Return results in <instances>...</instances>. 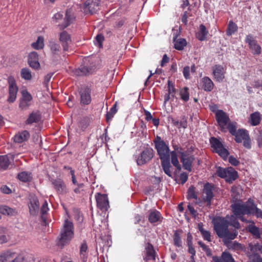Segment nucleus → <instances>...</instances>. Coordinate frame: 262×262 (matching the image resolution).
Returning <instances> with one entry per match:
<instances>
[{"mask_svg": "<svg viewBox=\"0 0 262 262\" xmlns=\"http://www.w3.org/2000/svg\"><path fill=\"white\" fill-rule=\"evenodd\" d=\"M69 169H71V170H70V174H71V177H72V183H73V184L74 185H76L78 183L77 182V181L76 180V177H75V171H74V170L72 169L71 168H69Z\"/></svg>", "mask_w": 262, "mask_h": 262, "instance_id": "nucleus-60", "label": "nucleus"}, {"mask_svg": "<svg viewBox=\"0 0 262 262\" xmlns=\"http://www.w3.org/2000/svg\"><path fill=\"white\" fill-rule=\"evenodd\" d=\"M203 235L204 239L210 242L211 241L210 239V233L209 231L207 230L203 231V232L201 233Z\"/></svg>", "mask_w": 262, "mask_h": 262, "instance_id": "nucleus-57", "label": "nucleus"}, {"mask_svg": "<svg viewBox=\"0 0 262 262\" xmlns=\"http://www.w3.org/2000/svg\"><path fill=\"white\" fill-rule=\"evenodd\" d=\"M8 81L9 84V96L7 101L9 103H13L16 100L18 89L14 77H9Z\"/></svg>", "mask_w": 262, "mask_h": 262, "instance_id": "nucleus-10", "label": "nucleus"}, {"mask_svg": "<svg viewBox=\"0 0 262 262\" xmlns=\"http://www.w3.org/2000/svg\"><path fill=\"white\" fill-rule=\"evenodd\" d=\"M214 262H235L232 255L228 252H223L221 257L214 256Z\"/></svg>", "mask_w": 262, "mask_h": 262, "instance_id": "nucleus-30", "label": "nucleus"}, {"mask_svg": "<svg viewBox=\"0 0 262 262\" xmlns=\"http://www.w3.org/2000/svg\"><path fill=\"white\" fill-rule=\"evenodd\" d=\"M210 144L214 151L217 153L224 159H225L229 155L228 150L225 148L222 142L217 139L212 137L210 139Z\"/></svg>", "mask_w": 262, "mask_h": 262, "instance_id": "nucleus-9", "label": "nucleus"}, {"mask_svg": "<svg viewBox=\"0 0 262 262\" xmlns=\"http://www.w3.org/2000/svg\"><path fill=\"white\" fill-rule=\"evenodd\" d=\"M181 160L184 168L189 171L191 170V164L194 160L193 157L190 155L187 151L180 152Z\"/></svg>", "mask_w": 262, "mask_h": 262, "instance_id": "nucleus-15", "label": "nucleus"}, {"mask_svg": "<svg viewBox=\"0 0 262 262\" xmlns=\"http://www.w3.org/2000/svg\"><path fill=\"white\" fill-rule=\"evenodd\" d=\"M234 214L243 222H251L243 216L244 215H255L257 218H262V211L258 208L254 201L249 199L244 204L236 203L232 205Z\"/></svg>", "mask_w": 262, "mask_h": 262, "instance_id": "nucleus-2", "label": "nucleus"}, {"mask_svg": "<svg viewBox=\"0 0 262 262\" xmlns=\"http://www.w3.org/2000/svg\"><path fill=\"white\" fill-rule=\"evenodd\" d=\"M202 89L206 92L211 91L214 88V83L211 79L207 76L202 78L201 81Z\"/></svg>", "mask_w": 262, "mask_h": 262, "instance_id": "nucleus-24", "label": "nucleus"}, {"mask_svg": "<svg viewBox=\"0 0 262 262\" xmlns=\"http://www.w3.org/2000/svg\"><path fill=\"white\" fill-rule=\"evenodd\" d=\"M208 33V31L206 27L202 24L199 27V30L196 33V37L200 41L204 40L206 39Z\"/></svg>", "mask_w": 262, "mask_h": 262, "instance_id": "nucleus-37", "label": "nucleus"}, {"mask_svg": "<svg viewBox=\"0 0 262 262\" xmlns=\"http://www.w3.org/2000/svg\"><path fill=\"white\" fill-rule=\"evenodd\" d=\"M30 138V134L27 130L19 132L14 137V141L17 143H22Z\"/></svg>", "mask_w": 262, "mask_h": 262, "instance_id": "nucleus-31", "label": "nucleus"}, {"mask_svg": "<svg viewBox=\"0 0 262 262\" xmlns=\"http://www.w3.org/2000/svg\"><path fill=\"white\" fill-rule=\"evenodd\" d=\"M213 187L211 184L207 183L205 185L203 192V198L204 201L207 202V205H210L211 201L213 197Z\"/></svg>", "mask_w": 262, "mask_h": 262, "instance_id": "nucleus-16", "label": "nucleus"}, {"mask_svg": "<svg viewBox=\"0 0 262 262\" xmlns=\"http://www.w3.org/2000/svg\"><path fill=\"white\" fill-rule=\"evenodd\" d=\"M44 46V38L41 36H38L37 40L31 43V47L35 50L42 49Z\"/></svg>", "mask_w": 262, "mask_h": 262, "instance_id": "nucleus-39", "label": "nucleus"}, {"mask_svg": "<svg viewBox=\"0 0 262 262\" xmlns=\"http://www.w3.org/2000/svg\"><path fill=\"white\" fill-rule=\"evenodd\" d=\"M0 213L7 215H15L17 212L15 209L10 208L5 205L0 206Z\"/></svg>", "mask_w": 262, "mask_h": 262, "instance_id": "nucleus-38", "label": "nucleus"}, {"mask_svg": "<svg viewBox=\"0 0 262 262\" xmlns=\"http://www.w3.org/2000/svg\"><path fill=\"white\" fill-rule=\"evenodd\" d=\"M145 252L146 256L144 258L145 260H155L156 252L152 245L147 244L145 247Z\"/></svg>", "mask_w": 262, "mask_h": 262, "instance_id": "nucleus-32", "label": "nucleus"}, {"mask_svg": "<svg viewBox=\"0 0 262 262\" xmlns=\"http://www.w3.org/2000/svg\"><path fill=\"white\" fill-rule=\"evenodd\" d=\"M117 106V102H116L113 106L111 107L110 111L107 113L106 114V120L108 121L109 120L112 119V118L114 117V115L117 112V110L116 108Z\"/></svg>", "mask_w": 262, "mask_h": 262, "instance_id": "nucleus-47", "label": "nucleus"}, {"mask_svg": "<svg viewBox=\"0 0 262 262\" xmlns=\"http://www.w3.org/2000/svg\"><path fill=\"white\" fill-rule=\"evenodd\" d=\"M229 163L233 166H237L239 163V161L233 156H230L229 157Z\"/></svg>", "mask_w": 262, "mask_h": 262, "instance_id": "nucleus-55", "label": "nucleus"}, {"mask_svg": "<svg viewBox=\"0 0 262 262\" xmlns=\"http://www.w3.org/2000/svg\"><path fill=\"white\" fill-rule=\"evenodd\" d=\"M155 148L159 156L160 160L170 158V149L168 145L165 141L157 136L154 140Z\"/></svg>", "mask_w": 262, "mask_h": 262, "instance_id": "nucleus-6", "label": "nucleus"}, {"mask_svg": "<svg viewBox=\"0 0 262 262\" xmlns=\"http://www.w3.org/2000/svg\"><path fill=\"white\" fill-rule=\"evenodd\" d=\"M59 39L63 50H68L69 46L72 42L71 35L66 31H63L60 33Z\"/></svg>", "mask_w": 262, "mask_h": 262, "instance_id": "nucleus-22", "label": "nucleus"}, {"mask_svg": "<svg viewBox=\"0 0 262 262\" xmlns=\"http://www.w3.org/2000/svg\"><path fill=\"white\" fill-rule=\"evenodd\" d=\"M237 123L235 122H229L228 124V129L230 132V133L232 135H235V133H237Z\"/></svg>", "mask_w": 262, "mask_h": 262, "instance_id": "nucleus-48", "label": "nucleus"}, {"mask_svg": "<svg viewBox=\"0 0 262 262\" xmlns=\"http://www.w3.org/2000/svg\"><path fill=\"white\" fill-rule=\"evenodd\" d=\"M21 76L23 78L26 80H30L32 78L31 73L27 69H23L21 70Z\"/></svg>", "mask_w": 262, "mask_h": 262, "instance_id": "nucleus-49", "label": "nucleus"}, {"mask_svg": "<svg viewBox=\"0 0 262 262\" xmlns=\"http://www.w3.org/2000/svg\"><path fill=\"white\" fill-rule=\"evenodd\" d=\"M237 30V25L232 21H230L228 24V29L227 30V35H231L235 33Z\"/></svg>", "mask_w": 262, "mask_h": 262, "instance_id": "nucleus-45", "label": "nucleus"}, {"mask_svg": "<svg viewBox=\"0 0 262 262\" xmlns=\"http://www.w3.org/2000/svg\"><path fill=\"white\" fill-rule=\"evenodd\" d=\"M170 157L171 158V162L172 165L175 166L178 169L180 170L181 168V165L179 163L178 155L176 151H171L170 153Z\"/></svg>", "mask_w": 262, "mask_h": 262, "instance_id": "nucleus-40", "label": "nucleus"}, {"mask_svg": "<svg viewBox=\"0 0 262 262\" xmlns=\"http://www.w3.org/2000/svg\"><path fill=\"white\" fill-rule=\"evenodd\" d=\"M180 96L181 99L184 101H188L189 99V95L188 92V88L185 87L180 91Z\"/></svg>", "mask_w": 262, "mask_h": 262, "instance_id": "nucleus-46", "label": "nucleus"}, {"mask_svg": "<svg viewBox=\"0 0 262 262\" xmlns=\"http://www.w3.org/2000/svg\"><path fill=\"white\" fill-rule=\"evenodd\" d=\"M99 59L96 57H89L84 59V66L76 71L78 75H84L92 73L97 67Z\"/></svg>", "mask_w": 262, "mask_h": 262, "instance_id": "nucleus-5", "label": "nucleus"}, {"mask_svg": "<svg viewBox=\"0 0 262 262\" xmlns=\"http://www.w3.org/2000/svg\"><path fill=\"white\" fill-rule=\"evenodd\" d=\"M243 145L245 147L250 149L251 148V141L249 136L247 137L246 139L243 141Z\"/></svg>", "mask_w": 262, "mask_h": 262, "instance_id": "nucleus-58", "label": "nucleus"}, {"mask_svg": "<svg viewBox=\"0 0 262 262\" xmlns=\"http://www.w3.org/2000/svg\"><path fill=\"white\" fill-rule=\"evenodd\" d=\"M49 210L48 206V203L46 201H45L43 204H42L41 208V211L42 214L46 213Z\"/></svg>", "mask_w": 262, "mask_h": 262, "instance_id": "nucleus-61", "label": "nucleus"}, {"mask_svg": "<svg viewBox=\"0 0 262 262\" xmlns=\"http://www.w3.org/2000/svg\"><path fill=\"white\" fill-rule=\"evenodd\" d=\"M245 252L249 262H262V245L249 243Z\"/></svg>", "mask_w": 262, "mask_h": 262, "instance_id": "nucleus-3", "label": "nucleus"}, {"mask_svg": "<svg viewBox=\"0 0 262 262\" xmlns=\"http://www.w3.org/2000/svg\"><path fill=\"white\" fill-rule=\"evenodd\" d=\"M10 262H24V258L21 256H16L14 259Z\"/></svg>", "mask_w": 262, "mask_h": 262, "instance_id": "nucleus-64", "label": "nucleus"}, {"mask_svg": "<svg viewBox=\"0 0 262 262\" xmlns=\"http://www.w3.org/2000/svg\"><path fill=\"white\" fill-rule=\"evenodd\" d=\"M261 116L259 112H255L252 113L249 118L248 122L252 126H257L260 123Z\"/></svg>", "mask_w": 262, "mask_h": 262, "instance_id": "nucleus-26", "label": "nucleus"}, {"mask_svg": "<svg viewBox=\"0 0 262 262\" xmlns=\"http://www.w3.org/2000/svg\"><path fill=\"white\" fill-rule=\"evenodd\" d=\"M19 180L22 182H27L30 181L32 179L31 173L28 172H21L17 176Z\"/></svg>", "mask_w": 262, "mask_h": 262, "instance_id": "nucleus-41", "label": "nucleus"}, {"mask_svg": "<svg viewBox=\"0 0 262 262\" xmlns=\"http://www.w3.org/2000/svg\"><path fill=\"white\" fill-rule=\"evenodd\" d=\"M257 142L259 147L262 146V132H260L256 138Z\"/></svg>", "mask_w": 262, "mask_h": 262, "instance_id": "nucleus-63", "label": "nucleus"}, {"mask_svg": "<svg viewBox=\"0 0 262 262\" xmlns=\"http://www.w3.org/2000/svg\"><path fill=\"white\" fill-rule=\"evenodd\" d=\"M75 20V15L74 12L72 9H69L66 11L63 23L59 26L61 29H64L72 24Z\"/></svg>", "mask_w": 262, "mask_h": 262, "instance_id": "nucleus-20", "label": "nucleus"}, {"mask_svg": "<svg viewBox=\"0 0 262 262\" xmlns=\"http://www.w3.org/2000/svg\"><path fill=\"white\" fill-rule=\"evenodd\" d=\"M154 156V150L151 148H147L139 154L134 156L135 159L138 165H142L148 162Z\"/></svg>", "mask_w": 262, "mask_h": 262, "instance_id": "nucleus-8", "label": "nucleus"}, {"mask_svg": "<svg viewBox=\"0 0 262 262\" xmlns=\"http://www.w3.org/2000/svg\"><path fill=\"white\" fill-rule=\"evenodd\" d=\"M216 119L219 125L221 128L222 130L225 131L226 126L229 121V118L226 113L222 110L216 111L215 113Z\"/></svg>", "mask_w": 262, "mask_h": 262, "instance_id": "nucleus-14", "label": "nucleus"}, {"mask_svg": "<svg viewBox=\"0 0 262 262\" xmlns=\"http://www.w3.org/2000/svg\"><path fill=\"white\" fill-rule=\"evenodd\" d=\"M50 49L53 54H57L60 51V47L59 45L55 42H52L50 44Z\"/></svg>", "mask_w": 262, "mask_h": 262, "instance_id": "nucleus-51", "label": "nucleus"}, {"mask_svg": "<svg viewBox=\"0 0 262 262\" xmlns=\"http://www.w3.org/2000/svg\"><path fill=\"white\" fill-rule=\"evenodd\" d=\"M80 103L82 105H88L91 102V90L89 88H82L80 92Z\"/></svg>", "mask_w": 262, "mask_h": 262, "instance_id": "nucleus-17", "label": "nucleus"}, {"mask_svg": "<svg viewBox=\"0 0 262 262\" xmlns=\"http://www.w3.org/2000/svg\"><path fill=\"white\" fill-rule=\"evenodd\" d=\"M167 84L168 93L171 94L172 96H173V94L175 92V89L174 88L173 84L172 82L170 80L168 81Z\"/></svg>", "mask_w": 262, "mask_h": 262, "instance_id": "nucleus-54", "label": "nucleus"}, {"mask_svg": "<svg viewBox=\"0 0 262 262\" xmlns=\"http://www.w3.org/2000/svg\"><path fill=\"white\" fill-rule=\"evenodd\" d=\"M212 222L214 229L220 237L233 239L237 236V232L236 230L232 232L228 230L230 225L237 229L240 228L239 223L233 215L227 216L225 218L217 216L213 218Z\"/></svg>", "mask_w": 262, "mask_h": 262, "instance_id": "nucleus-1", "label": "nucleus"}, {"mask_svg": "<svg viewBox=\"0 0 262 262\" xmlns=\"http://www.w3.org/2000/svg\"><path fill=\"white\" fill-rule=\"evenodd\" d=\"M14 157L12 155L0 156V168L6 169L9 165Z\"/></svg>", "mask_w": 262, "mask_h": 262, "instance_id": "nucleus-29", "label": "nucleus"}, {"mask_svg": "<svg viewBox=\"0 0 262 262\" xmlns=\"http://www.w3.org/2000/svg\"><path fill=\"white\" fill-rule=\"evenodd\" d=\"M190 72V68L188 66L185 67L183 69V75L186 79H189Z\"/></svg>", "mask_w": 262, "mask_h": 262, "instance_id": "nucleus-59", "label": "nucleus"}, {"mask_svg": "<svg viewBox=\"0 0 262 262\" xmlns=\"http://www.w3.org/2000/svg\"><path fill=\"white\" fill-rule=\"evenodd\" d=\"M248 230L256 238H260V233L258 228L253 225H250L248 227Z\"/></svg>", "mask_w": 262, "mask_h": 262, "instance_id": "nucleus-43", "label": "nucleus"}, {"mask_svg": "<svg viewBox=\"0 0 262 262\" xmlns=\"http://www.w3.org/2000/svg\"><path fill=\"white\" fill-rule=\"evenodd\" d=\"M29 63L30 66L34 69H38L40 67L38 62V55L36 52H32L29 55Z\"/></svg>", "mask_w": 262, "mask_h": 262, "instance_id": "nucleus-25", "label": "nucleus"}, {"mask_svg": "<svg viewBox=\"0 0 262 262\" xmlns=\"http://www.w3.org/2000/svg\"><path fill=\"white\" fill-rule=\"evenodd\" d=\"M188 179V174L186 172H183L180 174V180L182 184H184Z\"/></svg>", "mask_w": 262, "mask_h": 262, "instance_id": "nucleus-56", "label": "nucleus"}, {"mask_svg": "<svg viewBox=\"0 0 262 262\" xmlns=\"http://www.w3.org/2000/svg\"><path fill=\"white\" fill-rule=\"evenodd\" d=\"M54 188L58 193L64 194L68 192V189L64 182L61 179H56L52 181Z\"/></svg>", "mask_w": 262, "mask_h": 262, "instance_id": "nucleus-21", "label": "nucleus"}, {"mask_svg": "<svg viewBox=\"0 0 262 262\" xmlns=\"http://www.w3.org/2000/svg\"><path fill=\"white\" fill-rule=\"evenodd\" d=\"M161 165L164 172L169 177H172V172L171 170V165L170 163V158L161 160Z\"/></svg>", "mask_w": 262, "mask_h": 262, "instance_id": "nucleus-35", "label": "nucleus"}, {"mask_svg": "<svg viewBox=\"0 0 262 262\" xmlns=\"http://www.w3.org/2000/svg\"><path fill=\"white\" fill-rule=\"evenodd\" d=\"M87 5L82 4L81 9L85 14H93L99 9L100 0H90Z\"/></svg>", "mask_w": 262, "mask_h": 262, "instance_id": "nucleus-13", "label": "nucleus"}, {"mask_svg": "<svg viewBox=\"0 0 262 262\" xmlns=\"http://www.w3.org/2000/svg\"><path fill=\"white\" fill-rule=\"evenodd\" d=\"M148 218L149 222L151 224L161 223L163 220L160 212L155 209L149 211Z\"/></svg>", "mask_w": 262, "mask_h": 262, "instance_id": "nucleus-23", "label": "nucleus"}, {"mask_svg": "<svg viewBox=\"0 0 262 262\" xmlns=\"http://www.w3.org/2000/svg\"><path fill=\"white\" fill-rule=\"evenodd\" d=\"M88 249V246L85 243H82L80 246V257L82 260L85 262L87 259V253L86 251Z\"/></svg>", "mask_w": 262, "mask_h": 262, "instance_id": "nucleus-44", "label": "nucleus"}, {"mask_svg": "<svg viewBox=\"0 0 262 262\" xmlns=\"http://www.w3.org/2000/svg\"><path fill=\"white\" fill-rule=\"evenodd\" d=\"M76 185L77 186V187L74 189V192L76 193H79L80 192L81 189L83 187L84 185L83 183H78Z\"/></svg>", "mask_w": 262, "mask_h": 262, "instance_id": "nucleus-62", "label": "nucleus"}, {"mask_svg": "<svg viewBox=\"0 0 262 262\" xmlns=\"http://www.w3.org/2000/svg\"><path fill=\"white\" fill-rule=\"evenodd\" d=\"M216 174L219 177L225 179L229 182H232L237 177V172L232 167L224 168L219 167L216 169Z\"/></svg>", "mask_w": 262, "mask_h": 262, "instance_id": "nucleus-7", "label": "nucleus"}, {"mask_svg": "<svg viewBox=\"0 0 262 262\" xmlns=\"http://www.w3.org/2000/svg\"><path fill=\"white\" fill-rule=\"evenodd\" d=\"M186 45V40L184 38H179L174 40V48L177 50H182Z\"/></svg>", "mask_w": 262, "mask_h": 262, "instance_id": "nucleus-42", "label": "nucleus"}, {"mask_svg": "<svg viewBox=\"0 0 262 262\" xmlns=\"http://www.w3.org/2000/svg\"><path fill=\"white\" fill-rule=\"evenodd\" d=\"M30 213L35 215L39 210V202L36 196H33L30 199L29 205Z\"/></svg>", "mask_w": 262, "mask_h": 262, "instance_id": "nucleus-27", "label": "nucleus"}, {"mask_svg": "<svg viewBox=\"0 0 262 262\" xmlns=\"http://www.w3.org/2000/svg\"><path fill=\"white\" fill-rule=\"evenodd\" d=\"M15 253L10 250L3 251L0 252V262H8L9 260L15 256Z\"/></svg>", "mask_w": 262, "mask_h": 262, "instance_id": "nucleus-28", "label": "nucleus"}, {"mask_svg": "<svg viewBox=\"0 0 262 262\" xmlns=\"http://www.w3.org/2000/svg\"><path fill=\"white\" fill-rule=\"evenodd\" d=\"M245 41L249 45V48L254 55H259L261 52V48L257 41L251 35H248L245 39Z\"/></svg>", "mask_w": 262, "mask_h": 262, "instance_id": "nucleus-12", "label": "nucleus"}, {"mask_svg": "<svg viewBox=\"0 0 262 262\" xmlns=\"http://www.w3.org/2000/svg\"><path fill=\"white\" fill-rule=\"evenodd\" d=\"M234 136H235V140L237 143H241L249 136L248 132L243 129H238Z\"/></svg>", "mask_w": 262, "mask_h": 262, "instance_id": "nucleus-34", "label": "nucleus"}, {"mask_svg": "<svg viewBox=\"0 0 262 262\" xmlns=\"http://www.w3.org/2000/svg\"><path fill=\"white\" fill-rule=\"evenodd\" d=\"M41 119L40 114L38 111H34L31 113L26 121L27 124H31L38 122Z\"/></svg>", "mask_w": 262, "mask_h": 262, "instance_id": "nucleus-33", "label": "nucleus"}, {"mask_svg": "<svg viewBox=\"0 0 262 262\" xmlns=\"http://www.w3.org/2000/svg\"><path fill=\"white\" fill-rule=\"evenodd\" d=\"M74 226L72 222L68 220L65 221L59 238L60 244L64 246L69 244L74 237Z\"/></svg>", "mask_w": 262, "mask_h": 262, "instance_id": "nucleus-4", "label": "nucleus"}, {"mask_svg": "<svg viewBox=\"0 0 262 262\" xmlns=\"http://www.w3.org/2000/svg\"><path fill=\"white\" fill-rule=\"evenodd\" d=\"M22 98L19 103V107L22 109H26L30 105V102L32 100L31 95L26 90H24L21 92Z\"/></svg>", "mask_w": 262, "mask_h": 262, "instance_id": "nucleus-19", "label": "nucleus"}, {"mask_svg": "<svg viewBox=\"0 0 262 262\" xmlns=\"http://www.w3.org/2000/svg\"><path fill=\"white\" fill-rule=\"evenodd\" d=\"M103 40V36L102 34H98L95 37L94 44L99 48H101L102 47V42Z\"/></svg>", "mask_w": 262, "mask_h": 262, "instance_id": "nucleus-50", "label": "nucleus"}, {"mask_svg": "<svg viewBox=\"0 0 262 262\" xmlns=\"http://www.w3.org/2000/svg\"><path fill=\"white\" fill-rule=\"evenodd\" d=\"M173 241L174 245L177 247H181L182 246V241L179 233L176 231L173 236Z\"/></svg>", "mask_w": 262, "mask_h": 262, "instance_id": "nucleus-52", "label": "nucleus"}, {"mask_svg": "<svg viewBox=\"0 0 262 262\" xmlns=\"http://www.w3.org/2000/svg\"><path fill=\"white\" fill-rule=\"evenodd\" d=\"M228 239H229L227 238H225V243L228 248L236 250H243L245 252V250H247V248H244V246L242 244L236 242H228Z\"/></svg>", "mask_w": 262, "mask_h": 262, "instance_id": "nucleus-36", "label": "nucleus"}, {"mask_svg": "<svg viewBox=\"0 0 262 262\" xmlns=\"http://www.w3.org/2000/svg\"><path fill=\"white\" fill-rule=\"evenodd\" d=\"M212 76L214 80L222 82L225 78L226 68L221 64H215L212 68Z\"/></svg>", "mask_w": 262, "mask_h": 262, "instance_id": "nucleus-11", "label": "nucleus"}, {"mask_svg": "<svg viewBox=\"0 0 262 262\" xmlns=\"http://www.w3.org/2000/svg\"><path fill=\"white\" fill-rule=\"evenodd\" d=\"M187 198L190 199H196V195L195 192V188L193 186H190L187 192Z\"/></svg>", "mask_w": 262, "mask_h": 262, "instance_id": "nucleus-53", "label": "nucleus"}, {"mask_svg": "<svg viewBox=\"0 0 262 262\" xmlns=\"http://www.w3.org/2000/svg\"><path fill=\"white\" fill-rule=\"evenodd\" d=\"M97 207L102 210H106L108 207V201L105 194L97 193L96 196Z\"/></svg>", "mask_w": 262, "mask_h": 262, "instance_id": "nucleus-18", "label": "nucleus"}]
</instances>
